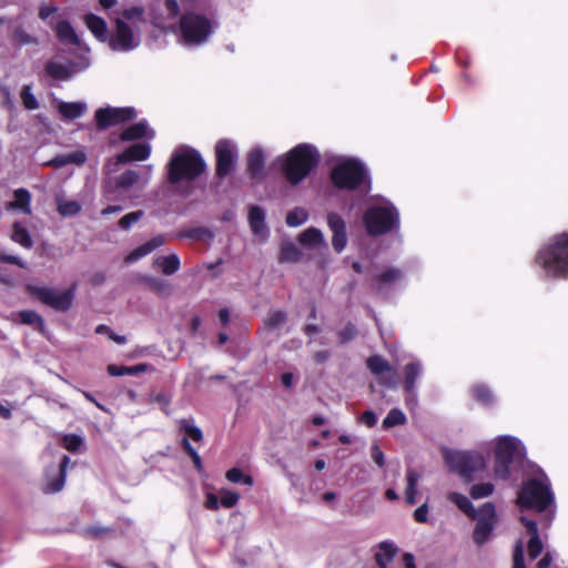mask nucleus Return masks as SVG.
Returning a JSON list of instances; mask_svg holds the SVG:
<instances>
[{
	"label": "nucleus",
	"instance_id": "nucleus-1",
	"mask_svg": "<svg viewBox=\"0 0 568 568\" xmlns=\"http://www.w3.org/2000/svg\"><path fill=\"white\" fill-rule=\"evenodd\" d=\"M555 497L547 475L539 470L535 477L524 481L517 497L520 509L545 513L541 526L548 528L555 516Z\"/></svg>",
	"mask_w": 568,
	"mask_h": 568
},
{
	"label": "nucleus",
	"instance_id": "nucleus-2",
	"mask_svg": "<svg viewBox=\"0 0 568 568\" xmlns=\"http://www.w3.org/2000/svg\"><path fill=\"white\" fill-rule=\"evenodd\" d=\"M320 160L317 150L311 144H298L277 159L286 180L296 185L316 168Z\"/></svg>",
	"mask_w": 568,
	"mask_h": 568
},
{
	"label": "nucleus",
	"instance_id": "nucleus-3",
	"mask_svg": "<svg viewBox=\"0 0 568 568\" xmlns=\"http://www.w3.org/2000/svg\"><path fill=\"white\" fill-rule=\"evenodd\" d=\"M206 169L201 154L193 148L179 146L174 150L169 162V181L176 184L181 181H192Z\"/></svg>",
	"mask_w": 568,
	"mask_h": 568
},
{
	"label": "nucleus",
	"instance_id": "nucleus-4",
	"mask_svg": "<svg viewBox=\"0 0 568 568\" xmlns=\"http://www.w3.org/2000/svg\"><path fill=\"white\" fill-rule=\"evenodd\" d=\"M536 262L548 276L568 277V234L555 236L538 252Z\"/></svg>",
	"mask_w": 568,
	"mask_h": 568
},
{
	"label": "nucleus",
	"instance_id": "nucleus-5",
	"mask_svg": "<svg viewBox=\"0 0 568 568\" xmlns=\"http://www.w3.org/2000/svg\"><path fill=\"white\" fill-rule=\"evenodd\" d=\"M217 24L206 16L184 12L179 21L181 41L186 47H199L209 41Z\"/></svg>",
	"mask_w": 568,
	"mask_h": 568
},
{
	"label": "nucleus",
	"instance_id": "nucleus-6",
	"mask_svg": "<svg viewBox=\"0 0 568 568\" xmlns=\"http://www.w3.org/2000/svg\"><path fill=\"white\" fill-rule=\"evenodd\" d=\"M525 455V448L521 443L511 436H500L495 443V477L506 480L510 476V465L514 460Z\"/></svg>",
	"mask_w": 568,
	"mask_h": 568
},
{
	"label": "nucleus",
	"instance_id": "nucleus-7",
	"mask_svg": "<svg viewBox=\"0 0 568 568\" xmlns=\"http://www.w3.org/2000/svg\"><path fill=\"white\" fill-rule=\"evenodd\" d=\"M399 215L388 201L369 207L364 214V224L371 235H381L398 226Z\"/></svg>",
	"mask_w": 568,
	"mask_h": 568
},
{
	"label": "nucleus",
	"instance_id": "nucleus-8",
	"mask_svg": "<svg viewBox=\"0 0 568 568\" xmlns=\"http://www.w3.org/2000/svg\"><path fill=\"white\" fill-rule=\"evenodd\" d=\"M331 179L338 189L355 190L367 180V171L359 161L348 159L333 168Z\"/></svg>",
	"mask_w": 568,
	"mask_h": 568
},
{
	"label": "nucleus",
	"instance_id": "nucleus-9",
	"mask_svg": "<svg viewBox=\"0 0 568 568\" xmlns=\"http://www.w3.org/2000/svg\"><path fill=\"white\" fill-rule=\"evenodd\" d=\"M444 457L449 469L466 479L486 468L484 456L476 452L446 450Z\"/></svg>",
	"mask_w": 568,
	"mask_h": 568
},
{
	"label": "nucleus",
	"instance_id": "nucleus-10",
	"mask_svg": "<svg viewBox=\"0 0 568 568\" xmlns=\"http://www.w3.org/2000/svg\"><path fill=\"white\" fill-rule=\"evenodd\" d=\"M113 51L129 52L141 43L140 28H133L124 19H114V28L106 40Z\"/></svg>",
	"mask_w": 568,
	"mask_h": 568
},
{
	"label": "nucleus",
	"instance_id": "nucleus-11",
	"mask_svg": "<svg viewBox=\"0 0 568 568\" xmlns=\"http://www.w3.org/2000/svg\"><path fill=\"white\" fill-rule=\"evenodd\" d=\"M26 290L43 304L57 311L65 312L72 306L77 285L73 284L70 288L62 292L55 288L33 284H28Z\"/></svg>",
	"mask_w": 568,
	"mask_h": 568
},
{
	"label": "nucleus",
	"instance_id": "nucleus-12",
	"mask_svg": "<svg viewBox=\"0 0 568 568\" xmlns=\"http://www.w3.org/2000/svg\"><path fill=\"white\" fill-rule=\"evenodd\" d=\"M470 518L477 521L473 531V540L477 546H483L491 537L497 524V514L494 504L485 503Z\"/></svg>",
	"mask_w": 568,
	"mask_h": 568
},
{
	"label": "nucleus",
	"instance_id": "nucleus-13",
	"mask_svg": "<svg viewBox=\"0 0 568 568\" xmlns=\"http://www.w3.org/2000/svg\"><path fill=\"white\" fill-rule=\"evenodd\" d=\"M216 175L221 179L229 176L234 170L237 151L235 144L230 140H221L215 145Z\"/></svg>",
	"mask_w": 568,
	"mask_h": 568
},
{
	"label": "nucleus",
	"instance_id": "nucleus-14",
	"mask_svg": "<svg viewBox=\"0 0 568 568\" xmlns=\"http://www.w3.org/2000/svg\"><path fill=\"white\" fill-rule=\"evenodd\" d=\"M150 181V175H148L145 179L141 180L140 174L134 170H126L122 174H120L116 178H108L104 181L103 191L104 195L108 196L110 200L111 194L121 191L126 192L132 186L140 183L141 187H144Z\"/></svg>",
	"mask_w": 568,
	"mask_h": 568
},
{
	"label": "nucleus",
	"instance_id": "nucleus-15",
	"mask_svg": "<svg viewBox=\"0 0 568 568\" xmlns=\"http://www.w3.org/2000/svg\"><path fill=\"white\" fill-rule=\"evenodd\" d=\"M404 278L402 270L396 267H382L376 268L372 274L371 286L378 293L384 294L394 288Z\"/></svg>",
	"mask_w": 568,
	"mask_h": 568
},
{
	"label": "nucleus",
	"instance_id": "nucleus-16",
	"mask_svg": "<svg viewBox=\"0 0 568 568\" xmlns=\"http://www.w3.org/2000/svg\"><path fill=\"white\" fill-rule=\"evenodd\" d=\"M136 116L134 108H101L95 112V121L99 129H106L111 125L132 120Z\"/></svg>",
	"mask_w": 568,
	"mask_h": 568
},
{
	"label": "nucleus",
	"instance_id": "nucleus-17",
	"mask_svg": "<svg viewBox=\"0 0 568 568\" xmlns=\"http://www.w3.org/2000/svg\"><path fill=\"white\" fill-rule=\"evenodd\" d=\"M89 65V57L81 55L79 62L61 63L58 61H50L48 62L45 70L53 79L68 80L74 73L85 70Z\"/></svg>",
	"mask_w": 568,
	"mask_h": 568
},
{
	"label": "nucleus",
	"instance_id": "nucleus-18",
	"mask_svg": "<svg viewBox=\"0 0 568 568\" xmlns=\"http://www.w3.org/2000/svg\"><path fill=\"white\" fill-rule=\"evenodd\" d=\"M366 364L369 371L378 378L379 384L386 387L396 386L397 373L382 356H371Z\"/></svg>",
	"mask_w": 568,
	"mask_h": 568
},
{
	"label": "nucleus",
	"instance_id": "nucleus-19",
	"mask_svg": "<svg viewBox=\"0 0 568 568\" xmlns=\"http://www.w3.org/2000/svg\"><path fill=\"white\" fill-rule=\"evenodd\" d=\"M327 225L333 233L332 245L336 253H341L347 244L346 223L337 213L327 214Z\"/></svg>",
	"mask_w": 568,
	"mask_h": 568
},
{
	"label": "nucleus",
	"instance_id": "nucleus-20",
	"mask_svg": "<svg viewBox=\"0 0 568 568\" xmlns=\"http://www.w3.org/2000/svg\"><path fill=\"white\" fill-rule=\"evenodd\" d=\"M520 521L526 527V530L530 536L527 542L528 557L530 560H535L544 550V544L538 531V524L525 516H520Z\"/></svg>",
	"mask_w": 568,
	"mask_h": 568
},
{
	"label": "nucleus",
	"instance_id": "nucleus-21",
	"mask_svg": "<svg viewBox=\"0 0 568 568\" xmlns=\"http://www.w3.org/2000/svg\"><path fill=\"white\" fill-rule=\"evenodd\" d=\"M55 34L60 42L63 44H70L79 47L81 51H83L82 55H88L90 52V49L84 45L79 36L77 34L74 28L71 26V23L67 20L59 21L55 26Z\"/></svg>",
	"mask_w": 568,
	"mask_h": 568
},
{
	"label": "nucleus",
	"instance_id": "nucleus-22",
	"mask_svg": "<svg viewBox=\"0 0 568 568\" xmlns=\"http://www.w3.org/2000/svg\"><path fill=\"white\" fill-rule=\"evenodd\" d=\"M250 229L255 237L267 240L270 230L265 223V211L258 205H252L248 212Z\"/></svg>",
	"mask_w": 568,
	"mask_h": 568
},
{
	"label": "nucleus",
	"instance_id": "nucleus-23",
	"mask_svg": "<svg viewBox=\"0 0 568 568\" xmlns=\"http://www.w3.org/2000/svg\"><path fill=\"white\" fill-rule=\"evenodd\" d=\"M151 153V145L149 143H135L126 148L115 159V164H124L131 161L146 160Z\"/></svg>",
	"mask_w": 568,
	"mask_h": 568
},
{
	"label": "nucleus",
	"instance_id": "nucleus-24",
	"mask_svg": "<svg viewBox=\"0 0 568 568\" xmlns=\"http://www.w3.org/2000/svg\"><path fill=\"white\" fill-rule=\"evenodd\" d=\"M166 243V236L164 234H159L152 237L150 241L134 248L126 257V263H134L140 258L151 254L156 248L163 246Z\"/></svg>",
	"mask_w": 568,
	"mask_h": 568
},
{
	"label": "nucleus",
	"instance_id": "nucleus-25",
	"mask_svg": "<svg viewBox=\"0 0 568 568\" xmlns=\"http://www.w3.org/2000/svg\"><path fill=\"white\" fill-rule=\"evenodd\" d=\"M155 132L149 126L145 120L128 126L120 135L122 141H134L142 138L152 140Z\"/></svg>",
	"mask_w": 568,
	"mask_h": 568
},
{
	"label": "nucleus",
	"instance_id": "nucleus-26",
	"mask_svg": "<svg viewBox=\"0 0 568 568\" xmlns=\"http://www.w3.org/2000/svg\"><path fill=\"white\" fill-rule=\"evenodd\" d=\"M31 193L24 189L20 187L13 191V201L7 204V209L10 211H20L24 214H31Z\"/></svg>",
	"mask_w": 568,
	"mask_h": 568
},
{
	"label": "nucleus",
	"instance_id": "nucleus-27",
	"mask_svg": "<svg viewBox=\"0 0 568 568\" xmlns=\"http://www.w3.org/2000/svg\"><path fill=\"white\" fill-rule=\"evenodd\" d=\"M84 23L91 33L101 42H106L109 38L108 24L105 20L94 13L84 16Z\"/></svg>",
	"mask_w": 568,
	"mask_h": 568
},
{
	"label": "nucleus",
	"instance_id": "nucleus-28",
	"mask_svg": "<svg viewBox=\"0 0 568 568\" xmlns=\"http://www.w3.org/2000/svg\"><path fill=\"white\" fill-rule=\"evenodd\" d=\"M265 156L260 148L253 149L247 155V169L252 179H262L264 175Z\"/></svg>",
	"mask_w": 568,
	"mask_h": 568
},
{
	"label": "nucleus",
	"instance_id": "nucleus-29",
	"mask_svg": "<svg viewBox=\"0 0 568 568\" xmlns=\"http://www.w3.org/2000/svg\"><path fill=\"white\" fill-rule=\"evenodd\" d=\"M404 374V388L406 392H413L416 388V379L423 374V365L418 359L412 361L405 365Z\"/></svg>",
	"mask_w": 568,
	"mask_h": 568
},
{
	"label": "nucleus",
	"instance_id": "nucleus-30",
	"mask_svg": "<svg viewBox=\"0 0 568 568\" xmlns=\"http://www.w3.org/2000/svg\"><path fill=\"white\" fill-rule=\"evenodd\" d=\"M397 554V547L390 541H383L378 545L375 560L379 568H387Z\"/></svg>",
	"mask_w": 568,
	"mask_h": 568
},
{
	"label": "nucleus",
	"instance_id": "nucleus-31",
	"mask_svg": "<svg viewBox=\"0 0 568 568\" xmlns=\"http://www.w3.org/2000/svg\"><path fill=\"white\" fill-rule=\"evenodd\" d=\"M88 106L85 102H60L58 104V110L63 119L65 120H75L82 116Z\"/></svg>",
	"mask_w": 568,
	"mask_h": 568
},
{
	"label": "nucleus",
	"instance_id": "nucleus-32",
	"mask_svg": "<svg viewBox=\"0 0 568 568\" xmlns=\"http://www.w3.org/2000/svg\"><path fill=\"white\" fill-rule=\"evenodd\" d=\"M301 244L310 247L322 246L327 248V243L324 239L323 232L316 227H308L300 234Z\"/></svg>",
	"mask_w": 568,
	"mask_h": 568
},
{
	"label": "nucleus",
	"instance_id": "nucleus-33",
	"mask_svg": "<svg viewBox=\"0 0 568 568\" xmlns=\"http://www.w3.org/2000/svg\"><path fill=\"white\" fill-rule=\"evenodd\" d=\"M154 266L159 267L164 275H173L180 270V257L173 253L170 255L158 256L154 260Z\"/></svg>",
	"mask_w": 568,
	"mask_h": 568
},
{
	"label": "nucleus",
	"instance_id": "nucleus-34",
	"mask_svg": "<svg viewBox=\"0 0 568 568\" xmlns=\"http://www.w3.org/2000/svg\"><path fill=\"white\" fill-rule=\"evenodd\" d=\"M69 463L70 458L67 455H64L61 459L57 477L53 479H47V484L44 487L45 493H58L63 488L65 483V470Z\"/></svg>",
	"mask_w": 568,
	"mask_h": 568
},
{
	"label": "nucleus",
	"instance_id": "nucleus-35",
	"mask_svg": "<svg viewBox=\"0 0 568 568\" xmlns=\"http://www.w3.org/2000/svg\"><path fill=\"white\" fill-rule=\"evenodd\" d=\"M115 19H124L131 27L140 28V24L145 22L144 9L141 6L126 8Z\"/></svg>",
	"mask_w": 568,
	"mask_h": 568
},
{
	"label": "nucleus",
	"instance_id": "nucleus-36",
	"mask_svg": "<svg viewBox=\"0 0 568 568\" xmlns=\"http://www.w3.org/2000/svg\"><path fill=\"white\" fill-rule=\"evenodd\" d=\"M197 0H181L179 3L178 0H163L164 9L170 19H175L180 14L181 7L185 10V12H190V9L196 7Z\"/></svg>",
	"mask_w": 568,
	"mask_h": 568
},
{
	"label": "nucleus",
	"instance_id": "nucleus-37",
	"mask_svg": "<svg viewBox=\"0 0 568 568\" xmlns=\"http://www.w3.org/2000/svg\"><path fill=\"white\" fill-rule=\"evenodd\" d=\"M11 240L24 248H31L33 245L29 231L20 222L12 225Z\"/></svg>",
	"mask_w": 568,
	"mask_h": 568
},
{
	"label": "nucleus",
	"instance_id": "nucleus-38",
	"mask_svg": "<svg viewBox=\"0 0 568 568\" xmlns=\"http://www.w3.org/2000/svg\"><path fill=\"white\" fill-rule=\"evenodd\" d=\"M448 499L455 504L463 513H465L468 517H473L477 510L474 505L469 500V498L459 493H449Z\"/></svg>",
	"mask_w": 568,
	"mask_h": 568
},
{
	"label": "nucleus",
	"instance_id": "nucleus-39",
	"mask_svg": "<svg viewBox=\"0 0 568 568\" xmlns=\"http://www.w3.org/2000/svg\"><path fill=\"white\" fill-rule=\"evenodd\" d=\"M148 366L145 364H139L135 366H119L114 364H110L108 366V373L111 376H124V375H138L140 373H144Z\"/></svg>",
	"mask_w": 568,
	"mask_h": 568
},
{
	"label": "nucleus",
	"instance_id": "nucleus-40",
	"mask_svg": "<svg viewBox=\"0 0 568 568\" xmlns=\"http://www.w3.org/2000/svg\"><path fill=\"white\" fill-rule=\"evenodd\" d=\"M58 212L61 216H74L81 211V204L75 200L57 197Z\"/></svg>",
	"mask_w": 568,
	"mask_h": 568
},
{
	"label": "nucleus",
	"instance_id": "nucleus-41",
	"mask_svg": "<svg viewBox=\"0 0 568 568\" xmlns=\"http://www.w3.org/2000/svg\"><path fill=\"white\" fill-rule=\"evenodd\" d=\"M19 317L22 324L31 325L40 332L44 329V321L40 314L34 311L26 310L19 313Z\"/></svg>",
	"mask_w": 568,
	"mask_h": 568
},
{
	"label": "nucleus",
	"instance_id": "nucleus-42",
	"mask_svg": "<svg viewBox=\"0 0 568 568\" xmlns=\"http://www.w3.org/2000/svg\"><path fill=\"white\" fill-rule=\"evenodd\" d=\"M12 40L19 47L38 44V39L30 34L23 27L14 28L12 32Z\"/></svg>",
	"mask_w": 568,
	"mask_h": 568
},
{
	"label": "nucleus",
	"instance_id": "nucleus-43",
	"mask_svg": "<svg viewBox=\"0 0 568 568\" xmlns=\"http://www.w3.org/2000/svg\"><path fill=\"white\" fill-rule=\"evenodd\" d=\"M407 418L399 408H392L383 420L384 428L404 425Z\"/></svg>",
	"mask_w": 568,
	"mask_h": 568
},
{
	"label": "nucleus",
	"instance_id": "nucleus-44",
	"mask_svg": "<svg viewBox=\"0 0 568 568\" xmlns=\"http://www.w3.org/2000/svg\"><path fill=\"white\" fill-rule=\"evenodd\" d=\"M301 256L302 253L294 243H284L282 245L280 255L282 262H297Z\"/></svg>",
	"mask_w": 568,
	"mask_h": 568
},
{
	"label": "nucleus",
	"instance_id": "nucleus-45",
	"mask_svg": "<svg viewBox=\"0 0 568 568\" xmlns=\"http://www.w3.org/2000/svg\"><path fill=\"white\" fill-rule=\"evenodd\" d=\"M308 219V213L302 207H296L287 213L286 224L292 227L304 224Z\"/></svg>",
	"mask_w": 568,
	"mask_h": 568
},
{
	"label": "nucleus",
	"instance_id": "nucleus-46",
	"mask_svg": "<svg viewBox=\"0 0 568 568\" xmlns=\"http://www.w3.org/2000/svg\"><path fill=\"white\" fill-rule=\"evenodd\" d=\"M181 429L191 437L194 442H201L203 438L202 430L194 424V420L191 419H182L180 422Z\"/></svg>",
	"mask_w": 568,
	"mask_h": 568
},
{
	"label": "nucleus",
	"instance_id": "nucleus-47",
	"mask_svg": "<svg viewBox=\"0 0 568 568\" xmlns=\"http://www.w3.org/2000/svg\"><path fill=\"white\" fill-rule=\"evenodd\" d=\"M494 485L491 483L475 484L470 488V496L474 499H480L490 496L494 493Z\"/></svg>",
	"mask_w": 568,
	"mask_h": 568
},
{
	"label": "nucleus",
	"instance_id": "nucleus-48",
	"mask_svg": "<svg viewBox=\"0 0 568 568\" xmlns=\"http://www.w3.org/2000/svg\"><path fill=\"white\" fill-rule=\"evenodd\" d=\"M474 397L480 402L483 405H490L494 403V396L490 389L484 385H476L473 388Z\"/></svg>",
	"mask_w": 568,
	"mask_h": 568
},
{
	"label": "nucleus",
	"instance_id": "nucleus-49",
	"mask_svg": "<svg viewBox=\"0 0 568 568\" xmlns=\"http://www.w3.org/2000/svg\"><path fill=\"white\" fill-rule=\"evenodd\" d=\"M20 98L23 106L27 110H37L39 108V102L34 94L31 91L30 85H24L20 92Z\"/></svg>",
	"mask_w": 568,
	"mask_h": 568
},
{
	"label": "nucleus",
	"instance_id": "nucleus-50",
	"mask_svg": "<svg viewBox=\"0 0 568 568\" xmlns=\"http://www.w3.org/2000/svg\"><path fill=\"white\" fill-rule=\"evenodd\" d=\"M226 479L231 483H242L246 486L253 485V478L250 475H244L239 468H231L226 471Z\"/></svg>",
	"mask_w": 568,
	"mask_h": 568
},
{
	"label": "nucleus",
	"instance_id": "nucleus-51",
	"mask_svg": "<svg viewBox=\"0 0 568 568\" xmlns=\"http://www.w3.org/2000/svg\"><path fill=\"white\" fill-rule=\"evenodd\" d=\"M419 479H420V474L413 468H408L406 470L407 487H406L405 494L417 495L418 494L417 485H418Z\"/></svg>",
	"mask_w": 568,
	"mask_h": 568
},
{
	"label": "nucleus",
	"instance_id": "nucleus-52",
	"mask_svg": "<svg viewBox=\"0 0 568 568\" xmlns=\"http://www.w3.org/2000/svg\"><path fill=\"white\" fill-rule=\"evenodd\" d=\"M513 568H526L524 541L521 539H518L515 544Z\"/></svg>",
	"mask_w": 568,
	"mask_h": 568
},
{
	"label": "nucleus",
	"instance_id": "nucleus-53",
	"mask_svg": "<svg viewBox=\"0 0 568 568\" xmlns=\"http://www.w3.org/2000/svg\"><path fill=\"white\" fill-rule=\"evenodd\" d=\"M148 285L152 291H154L158 294L168 295L171 293V286L165 280L159 277H150L148 278Z\"/></svg>",
	"mask_w": 568,
	"mask_h": 568
},
{
	"label": "nucleus",
	"instance_id": "nucleus-54",
	"mask_svg": "<svg viewBox=\"0 0 568 568\" xmlns=\"http://www.w3.org/2000/svg\"><path fill=\"white\" fill-rule=\"evenodd\" d=\"M144 212L143 211H134V212H130L128 214H125L123 217L120 219L119 221V226L124 230V231H128L131 229V226L136 223L138 221H140V219L143 216Z\"/></svg>",
	"mask_w": 568,
	"mask_h": 568
},
{
	"label": "nucleus",
	"instance_id": "nucleus-55",
	"mask_svg": "<svg viewBox=\"0 0 568 568\" xmlns=\"http://www.w3.org/2000/svg\"><path fill=\"white\" fill-rule=\"evenodd\" d=\"M239 498H240V495L235 491L227 490V489H222L220 491L221 505L226 508H231V507L235 506L239 501Z\"/></svg>",
	"mask_w": 568,
	"mask_h": 568
},
{
	"label": "nucleus",
	"instance_id": "nucleus-56",
	"mask_svg": "<svg viewBox=\"0 0 568 568\" xmlns=\"http://www.w3.org/2000/svg\"><path fill=\"white\" fill-rule=\"evenodd\" d=\"M285 322L286 313L283 311H274L268 315L265 323L270 328H280Z\"/></svg>",
	"mask_w": 568,
	"mask_h": 568
},
{
	"label": "nucleus",
	"instance_id": "nucleus-57",
	"mask_svg": "<svg viewBox=\"0 0 568 568\" xmlns=\"http://www.w3.org/2000/svg\"><path fill=\"white\" fill-rule=\"evenodd\" d=\"M182 447L187 453V455L192 458L193 464L197 470H202V460L197 452L192 447L187 437L182 439Z\"/></svg>",
	"mask_w": 568,
	"mask_h": 568
},
{
	"label": "nucleus",
	"instance_id": "nucleus-58",
	"mask_svg": "<svg viewBox=\"0 0 568 568\" xmlns=\"http://www.w3.org/2000/svg\"><path fill=\"white\" fill-rule=\"evenodd\" d=\"M83 444V439L78 435H65L63 437V446L69 452H77Z\"/></svg>",
	"mask_w": 568,
	"mask_h": 568
},
{
	"label": "nucleus",
	"instance_id": "nucleus-59",
	"mask_svg": "<svg viewBox=\"0 0 568 568\" xmlns=\"http://www.w3.org/2000/svg\"><path fill=\"white\" fill-rule=\"evenodd\" d=\"M357 334V329L354 324L348 323L343 329L338 332L339 343L344 344L352 341Z\"/></svg>",
	"mask_w": 568,
	"mask_h": 568
},
{
	"label": "nucleus",
	"instance_id": "nucleus-60",
	"mask_svg": "<svg viewBox=\"0 0 568 568\" xmlns=\"http://www.w3.org/2000/svg\"><path fill=\"white\" fill-rule=\"evenodd\" d=\"M68 164L82 165L87 161V154L82 150L65 154Z\"/></svg>",
	"mask_w": 568,
	"mask_h": 568
},
{
	"label": "nucleus",
	"instance_id": "nucleus-61",
	"mask_svg": "<svg viewBox=\"0 0 568 568\" xmlns=\"http://www.w3.org/2000/svg\"><path fill=\"white\" fill-rule=\"evenodd\" d=\"M429 507L427 503L415 509L413 517L416 523L424 524L428 521Z\"/></svg>",
	"mask_w": 568,
	"mask_h": 568
},
{
	"label": "nucleus",
	"instance_id": "nucleus-62",
	"mask_svg": "<svg viewBox=\"0 0 568 568\" xmlns=\"http://www.w3.org/2000/svg\"><path fill=\"white\" fill-rule=\"evenodd\" d=\"M371 456L372 459L379 466L383 467L385 465V456L382 452L381 447L377 444H373L371 447Z\"/></svg>",
	"mask_w": 568,
	"mask_h": 568
},
{
	"label": "nucleus",
	"instance_id": "nucleus-63",
	"mask_svg": "<svg viewBox=\"0 0 568 568\" xmlns=\"http://www.w3.org/2000/svg\"><path fill=\"white\" fill-rule=\"evenodd\" d=\"M359 422L368 427H373L377 423V416L373 410H365L359 417Z\"/></svg>",
	"mask_w": 568,
	"mask_h": 568
},
{
	"label": "nucleus",
	"instance_id": "nucleus-64",
	"mask_svg": "<svg viewBox=\"0 0 568 568\" xmlns=\"http://www.w3.org/2000/svg\"><path fill=\"white\" fill-rule=\"evenodd\" d=\"M0 262L18 265L19 267H26V263L19 256L16 255L2 253L0 254Z\"/></svg>",
	"mask_w": 568,
	"mask_h": 568
}]
</instances>
